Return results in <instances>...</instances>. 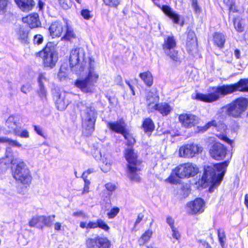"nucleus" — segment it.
Masks as SVG:
<instances>
[{"label": "nucleus", "instance_id": "1", "mask_svg": "<svg viewBox=\"0 0 248 248\" xmlns=\"http://www.w3.org/2000/svg\"><path fill=\"white\" fill-rule=\"evenodd\" d=\"M212 90L213 92L206 94L197 93L195 98L205 102L212 103L236 91L248 92V79H241L237 83L233 84L214 87Z\"/></svg>", "mask_w": 248, "mask_h": 248}, {"label": "nucleus", "instance_id": "2", "mask_svg": "<svg viewBox=\"0 0 248 248\" xmlns=\"http://www.w3.org/2000/svg\"><path fill=\"white\" fill-rule=\"evenodd\" d=\"M3 163L5 165L17 164L16 169L13 170V175L14 178L23 184H29L31 183V176L29 169L23 161L14 158L13 150L11 148H7L5 158L0 160V165L2 166Z\"/></svg>", "mask_w": 248, "mask_h": 248}, {"label": "nucleus", "instance_id": "3", "mask_svg": "<svg viewBox=\"0 0 248 248\" xmlns=\"http://www.w3.org/2000/svg\"><path fill=\"white\" fill-rule=\"evenodd\" d=\"M229 162L224 161L206 166L202 177V182L213 186H218L223 179Z\"/></svg>", "mask_w": 248, "mask_h": 248}, {"label": "nucleus", "instance_id": "4", "mask_svg": "<svg viewBox=\"0 0 248 248\" xmlns=\"http://www.w3.org/2000/svg\"><path fill=\"white\" fill-rule=\"evenodd\" d=\"M82 118V127L90 134L94 130V126L97 117V112L91 104L83 102L78 104Z\"/></svg>", "mask_w": 248, "mask_h": 248}, {"label": "nucleus", "instance_id": "5", "mask_svg": "<svg viewBox=\"0 0 248 248\" xmlns=\"http://www.w3.org/2000/svg\"><path fill=\"white\" fill-rule=\"evenodd\" d=\"M124 156L128 163L126 171L127 177L132 182H139L141 178L139 173L140 170L137 166L140 162L137 159V154L131 147L128 148L125 150Z\"/></svg>", "mask_w": 248, "mask_h": 248}, {"label": "nucleus", "instance_id": "6", "mask_svg": "<svg viewBox=\"0 0 248 248\" xmlns=\"http://www.w3.org/2000/svg\"><path fill=\"white\" fill-rule=\"evenodd\" d=\"M94 62L90 59L89 61V73L84 79H78L75 83L76 86L83 92L92 93L94 90V84L97 82L99 76L94 72Z\"/></svg>", "mask_w": 248, "mask_h": 248}, {"label": "nucleus", "instance_id": "7", "mask_svg": "<svg viewBox=\"0 0 248 248\" xmlns=\"http://www.w3.org/2000/svg\"><path fill=\"white\" fill-rule=\"evenodd\" d=\"M85 56V51L82 48H76L71 51L69 62L72 71L78 74L84 70L87 65Z\"/></svg>", "mask_w": 248, "mask_h": 248}, {"label": "nucleus", "instance_id": "8", "mask_svg": "<svg viewBox=\"0 0 248 248\" xmlns=\"http://www.w3.org/2000/svg\"><path fill=\"white\" fill-rule=\"evenodd\" d=\"M248 105V100L245 98L241 97L222 107L221 109L223 111H226L229 116L234 118H239L246 110Z\"/></svg>", "mask_w": 248, "mask_h": 248}, {"label": "nucleus", "instance_id": "9", "mask_svg": "<svg viewBox=\"0 0 248 248\" xmlns=\"http://www.w3.org/2000/svg\"><path fill=\"white\" fill-rule=\"evenodd\" d=\"M94 157L101 161V169L104 172L109 171L113 163L111 155L105 147L96 149L93 153Z\"/></svg>", "mask_w": 248, "mask_h": 248}, {"label": "nucleus", "instance_id": "10", "mask_svg": "<svg viewBox=\"0 0 248 248\" xmlns=\"http://www.w3.org/2000/svg\"><path fill=\"white\" fill-rule=\"evenodd\" d=\"M198 172V167L197 165L192 163H187L180 165L173 170L175 175L180 178L193 177Z\"/></svg>", "mask_w": 248, "mask_h": 248}, {"label": "nucleus", "instance_id": "11", "mask_svg": "<svg viewBox=\"0 0 248 248\" xmlns=\"http://www.w3.org/2000/svg\"><path fill=\"white\" fill-rule=\"evenodd\" d=\"M38 55L43 59L44 66L50 68L55 65L58 60L57 54L54 48L47 45L38 53Z\"/></svg>", "mask_w": 248, "mask_h": 248}, {"label": "nucleus", "instance_id": "12", "mask_svg": "<svg viewBox=\"0 0 248 248\" xmlns=\"http://www.w3.org/2000/svg\"><path fill=\"white\" fill-rule=\"evenodd\" d=\"M202 151V147L201 146L192 143L181 146L179 150V155L180 157L192 158Z\"/></svg>", "mask_w": 248, "mask_h": 248}, {"label": "nucleus", "instance_id": "13", "mask_svg": "<svg viewBox=\"0 0 248 248\" xmlns=\"http://www.w3.org/2000/svg\"><path fill=\"white\" fill-rule=\"evenodd\" d=\"M176 46V42L172 36H168L165 39L163 45V48L165 54L173 61L178 60V53L174 49Z\"/></svg>", "mask_w": 248, "mask_h": 248}, {"label": "nucleus", "instance_id": "14", "mask_svg": "<svg viewBox=\"0 0 248 248\" xmlns=\"http://www.w3.org/2000/svg\"><path fill=\"white\" fill-rule=\"evenodd\" d=\"M86 245L87 248H110L111 243L106 237L97 235L87 239Z\"/></svg>", "mask_w": 248, "mask_h": 248}, {"label": "nucleus", "instance_id": "15", "mask_svg": "<svg viewBox=\"0 0 248 248\" xmlns=\"http://www.w3.org/2000/svg\"><path fill=\"white\" fill-rule=\"evenodd\" d=\"M20 127L19 118L17 116L11 115L9 116L5 122V127L3 129L5 134L17 133V130Z\"/></svg>", "mask_w": 248, "mask_h": 248}, {"label": "nucleus", "instance_id": "16", "mask_svg": "<svg viewBox=\"0 0 248 248\" xmlns=\"http://www.w3.org/2000/svg\"><path fill=\"white\" fill-rule=\"evenodd\" d=\"M178 120L182 127L189 128L198 124L199 119L194 114L186 113L180 114Z\"/></svg>", "mask_w": 248, "mask_h": 248}, {"label": "nucleus", "instance_id": "17", "mask_svg": "<svg viewBox=\"0 0 248 248\" xmlns=\"http://www.w3.org/2000/svg\"><path fill=\"white\" fill-rule=\"evenodd\" d=\"M227 149L222 144L217 142L210 148L209 153L214 159L220 160L224 159L226 155Z\"/></svg>", "mask_w": 248, "mask_h": 248}, {"label": "nucleus", "instance_id": "18", "mask_svg": "<svg viewBox=\"0 0 248 248\" xmlns=\"http://www.w3.org/2000/svg\"><path fill=\"white\" fill-rule=\"evenodd\" d=\"M67 94L64 92H56L54 95L56 106L60 110H64L69 103L67 99Z\"/></svg>", "mask_w": 248, "mask_h": 248}, {"label": "nucleus", "instance_id": "19", "mask_svg": "<svg viewBox=\"0 0 248 248\" xmlns=\"http://www.w3.org/2000/svg\"><path fill=\"white\" fill-rule=\"evenodd\" d=\"M187 206L191 214L201 213L204 211V202L202 199L197 198L194 201L188 202Z\"/></svg>", "mask_w": 248, "mask_h": 248}, {"label": "nucleus", "instance_id": "20", "mask_svg": "<svg viewBox=\"0 0 248 248\" xmlns=\"http://www.w3.org/2000/svg\"><path fill=\"white\" fill-rule=\"evenodd\" d=\"M197 47V38L195 32L190 30L187 32L186 41V47L187 50L191 53L196 50Z\"/></svg>", "mask_w": 248, "mask_h": 248}, {"label": "nucleus", "instance_id": "21", "mask_svg": "<svg viewBox=\"0 0 248 248\" xmlns=\"http://www.w3.org/2000/svg\"><path fill=\"white\" fill-rule=\"evenodd\" d=\"M108 126L111 130L116 133H121L122 135L125 134L126 125L123 120H119L113 123H108Z\"/></svg>", "mask_w": 248, "mask_h": 248}, {"label": "nucleus", "instance_id": "22", "mask_svg": "<svg viewBox=\"0 0 248 248\" xmlns=\"http://www.w3.org/2000/svg\"><path fill=\"white\" fill-rule=\"evenodd\" d=\"M23 21L27 23L31 28H37L41 25L39 16L37 13L31 14L23 17Z\"/></svg>", "mask_w": 248, "mask_h": 248}, {"label": "nucleus", "instance_id": "23", "mask_svg": "<svg viewBox=\"0 0 248 248\" xmlns=\"http://www.w3.org/2000/svg\"><path fill=\"white\" fill-rule=\"evenodd\" d=\"M64 26L62 23L59 22L52 23L49 28L50 35L53 38L60 36L63 32Z\"/></svg>", "mask_w": 248, "mask_h": 248}, {"label": "nucleus", "instance_id": "24", "mask_svg": "<svg viewBox=\"0 0 248 248\" xmlns=\"http://www.w3.org/2000/svg\"><path fill=\"white\" fill-rule=\"evenodd\" d=\"M18 7L23 11H29L35 5L33 0H15Z\"/></svg>", "mask_w": 248, "mask_h": 248}, {"label": "nucleus", "instance_id": "25", "mask_svg": "<svg viewBox=\"0 0 248 248\" xmlns=\"http://www.w3.org/2000/svg\"><path fill=\"white\" fill-rule=\"evenodd\" d=\"M162 9L163 12L171 18L174 23L178 24L179 23L180 19L179 15L172 10L169 6L167 5L163 6Z\"/></svg>", "mask_w": 248, "mask_h": 248}, {"label": "nucleus", "instance_id": "26", "mask_svg": "<svg viewBox=\"0 0 248 248\" xmlns=\"http://www.w3.org/2000/svg\"><path fill=\"white\" fill-rule=\"evenodd\" d=\"M153 107L165 116L168 115L172 110L171 107L167 103L155 104Z\"/></svg>", "mask_w": 248, "mask_h": 248}, {"label": "nucleus", "instance_id": "27", "mask_svg": "<svg viewBox=\"0 0 248 248\" xmlns=\"http://www.w3.org/2000/svg\"><path fill=\"white\" fill-rule=\"evenodd\" d=\"M142 128L146 133L151 134L155 128V125L152 120L150 118L145 119L142 124Z\"/></svg>", "mask_w": 248, "mask_h": 248}, {"label": "nucleus", "instance_id": "28", "mask_svg": "<svg viewBox=\"0 0 248 248\" xmlns=\"http://www.w3.org/2000/svg\"><path fill=\"white\" fill-rule=\"evenodd\" d=\"M140 77L148 86H151L153 83V78L149 71L144 72L140 74Z\"/></svg>", "mask_w": 248, "mask_h": 248}, {"label": "nucleus", "instance_id": "29", "mask_svg": "<svg viewBox=\"0 0 248 248\" xmlns=\"http://www.w3.org/2000/svg\"><path fill=\"white\" fill-rule=\"evenodd\" d=\"M214 40L215 44L219 47H222L224 46L225 38L223 34L219 33H215L214 35Z\"/></svg>", "mask_w": 248, "mask_h": 248}, {"label": "nucleus", "instance_id": "30", "mask_svg": "<svg viewBox=\"0 0 248 248\" xmlns=\"http://www.w3.org/2000/svg\"><path fill=\"white\" fill-rule=\"evenodd\" d=\"M153 232L151 230L148 229L140 237L139 240V243L140 245L141 246L144 245L145 243L148 242L152 235Z\"/></svg>", "mask_w": 248, "mask_h": 248}, {"label": "nucleus", "instance_id": "31", "mask_svg": "<svg viewBox=\"0 0 248 248\" xmlns=\"http://www.w3.org/2000/svg\"><path fill=\"white\" fill-rule=\"evenodd\" d=\"M64 27H66V32L63 38L67 40H71L73 38H75L76 37V34L72 28L69 26L67 23H66Z\"/></svg>", "mask_w": 248, "mask_h": 248}, {"label": "nucleus", "instance_id": "32", "mask_svg": "<svg viewBox=\"0 0 248 248\" xmlns=\"http://www.w3.org/2000/svg\"><path fill=\"white\" fill-rule=\"evenodd\" d=\"M234 26L235 29L239 32H242L245 28V21L242 19L236 18L234 20Z\"/></svg>", "mask_w": 248, "mask_h": 248}, {"label": "nucleus", "instance_id": "33", "mask_svg": "<svg viewBox=\"0 0 248 248\" xmlns=\"http://www.w3.org/2000/svg\"><path fill=\"white\" fill-rule=\"evenodd\" d=\"M158 97L152 93H149L147 97V101L148 105L151 106L152 104L156 103L158 101Z\"/></svg>", "mask_w": 248, "mask_h": 248}, {"label": "nucleus", "instance_id": "34", "mask_svg": "<svg viewBox=\"0 0 248 248\" xmlns=\"http://www.w3.org/2000/svg\"><path fill=\"white\" fill-rule=\"evenodd\" d=\"M97 228L99 227L104 231H108L109 229V226L102 219H98L96 220Z\"/></svg>", "mask_w": 248, "mask_h": 248}, {"label": "nucleus", "instance_id": "35", "mask_svg": "<svg viewBox=\"0 0 248 248\" xmlns=\"http://www.w3.org/2000/svg\"><path fill=\"white\" fill-rule=\"evenodd\" d=\"M41 223L50 227L52 225V220L51 216H41Z\"/></svg>", "mask_w": 248, "mask_h": 248}, {"label": "nucleus", "instance_id": "36", "mask_svg": "<svg viewBox=\"0 0 248 248\" xmlns=\"http://www.w3.org/2000/svg\"><path fill=\"white\" fill-rule=\"evenodd\" d=\"M21 127L19 128L17 133L14 135L19 136L22 138H28L29 137V133L26 129L20 130Z\"/></svg>", "mask_w": 248, "mask_h": 248}, {"label": "nucleus", "instance_id": "37", "mask_svg": "<svg viewBox=\"0 0 248 248\" xmlns=\"http://www.w3.org/2000/svg\"><path fill=\"white\" fill-rule=\"evenodd\" d=\"M120 211V209L117 207L112 208L107 213L108 217L109 218H113L115 217Z\"/></svg>", "mask_w": 248, "mask_h": 248}, {"label": "nucleus", "instance_id": "38", "mask_svg": "<svg viewBox=\"0 0 248 248\" xmlns=\"http://www.w3.org/2000/svg\"><path fill=\"white\" fill-rule=\"evenodd\" d=\"M18 39L20 40L21 42L25 43L27 41L28 34L27 33L22 30H19L18 32Z\"/></svg>", "mask_w": 248, "mask_h": 248}, {"label": "nucleus", "instance_id": "39", "mask_svg": "<svg viewBox=\"0 0 248 248\" xmlns=\"http://www.w3.org/2000/svg\"><path fill=\"white\" fill-rule=\"evenodd\" d=\"M38 82L39 86H44V84L47 82V79L45 73H40L38 77Z\"/></svg>", "mask_w": 248, "mask_h": 248}, {"label": "nucleus", "instance_id": "40", "mask_svg": "<svg viewBox=\"0 0 248 248\" xmlns=\"http://www.w3.org/2000/svg\"><path fill=\"white\" fill-rule=\"evenodd\" d=\"M39 223H41V216H34L29 221V226L31 227H34Z\"/></svg>", "mask_w": 248, "mask_h": 248}, {"label": "nucleus", "instance_id": "41", "mask_svg": "<svg viewBox=\"0 0 248 248\" xmlns=\"http://www.w3.org/2000/svg\"><path fill=\"white\" fill-rule=\"evenodd\" d=\"M217 234L219 241L223 248L225 244V235L223 231L218 230Z\"/></svg>", "mask_w": 248, "mask_h": 248}, {"label": "nucleus", "instance_id": "42", "mask_svg": "<svg viewBox=\"0 0 248 248\" xmlns=\"http://www.w3.org/2000/svg\"><path fill=\"white\" fill-rule=\"evenodd\" d=\"M215 128L218 131H220L221 133H223L225 132L227 129V126L224 124L217 122V125H216Z\"/></svg>", "mask_w": 248, "mask_h": 248}, {"label": "nucleus", "instance_id": "43", "mask_svg": "<svg viewBox=\"0 0 248 248\" xmlns=\"http://www.w3.org/2000/svg\"><path fill=\"white\" fill-rule=\"evenodd\" d=\"M191 6L193 8L195 13L198 14L200 13L201 11V8L199 6L197 0H191Z\"/></svg>", "mask_w": 248, "mask_h": 248}, {"label": "nucleus", "instance_id": "44", "mask_svg": "<svg viewBox=\"0 0 248 248\" xmlns=\"http://www.w3.org/2000/svg\"><path fill=\"white\" fill-rule=\"evenodd\" d=\"M125 134H123V136L127 140L128 143L129 145L133 144L135 142V139L127 131L125 132Z\"/></svg>", "mask_w": 248, "mask_h": 248}, {"label": "nucleus", "instance_id": "45", "mask_svg": "<svg viewBox=\"0 0 248 248\" xmlns=\"http://www.w3.org/2000/svg\"><path fill=\"white\" fill-rule=\"evenodd\" d=\"M216 125H217V122L215 120H213L208 122L204 126L202 127L201 130L202 131H205L211 127H214L215 128Z\"/></svg>", "mask_w": 248, "mask_h": 248}, {"label": "nucleus", "instance_id": "46", "mask_svg": "<svg viewBox=\"0 0 248 248\" xmlns=\"http://www.w3.org/2000/svg\"><path fill=\"white\" fill-rule=\"evenodd\" d=\"M106 5L110 6L116 7L120 2L119 0H103Z\"/></svg>", "mask_w": 248, "mask_h": 248}, {"label": "nucleus", "instance_id": "47", "mask_svg": "<svg viewBox=\"0 0 248 248\" xmlns=\"http://www.w3.org/2000/svg\"><path fill=\"white\" fill-rule=\"evenodd\" d=\"M38 93L42 99L46 97V91L45 88V86H39Z\"/></svg>", "mask_w": 248, "mask_h": 248}, {"label": "nucleus", "instance_id": "48", "mask_svg": "<svg viewBox=\"0 0 248 248\" xmlns=\"http://www.w3.org/2000/svg\"><path fill=\"white\" fill-rule=\"evenodd\" d=\"M7 143L9 145L12 146L13 147L20 148L22 146V144L20 143L17 140H12L10 138L8 139Z\"/></svg>", "mask_w": 248, "mask_h": 248}, {"label": "nucleus", "instance_id": "49", "mask_svg": "<svg viewBox=\"0 0 248 248\" xmlns=\"http://www.w3.org/2000/svg\"><path fill=\"white\" fill-rule=\"evenodd\" d=\"M74 217H80L83 219H85L88 217V216L82 211H78L75 212L73 213Z\"/></svg>", "mask_w": 248, "mask_h": 248}, {"label": "nucleus", "instance_id": "50", "mask_svg": "<svg viewBox=\"0 0 248 248\" xmlns=\"http://www.w3.org/2000/svg\"><path fill=\"white\" fill-rule=\"evenodd\" d=\"M62 8L65 9H67L71 6L70 2H68L66 0H58Z\"/></svg>", "mask_w": 248, "mask_h": 248}, {"label": "nucleus", "instance_id": "51", "mask_svg": "<svg viewBox=\"0 0 248 248\" xmlns=\"http://www.w3.org/2000/svg\"><path fill=\"white\" fill-rule=\"evenodd\" d=\"M171 229L172 231V237L176 239V240H178L180 237L181 234L175 227H172Z\"/></svg>", "mask_w": 248, "mask_h": 248}, {"label": "nucleus", "instance_id": "52", "mask_svg": "<svg viewBox=\"0 0 248 248\" xmlns=\"http://www.w3.org/2000/svg\"><path fill=\"white\" fill-rule=\"evenodd\" d=\"M81 15L85 19L88 20L91 17L90 12L87 9H83L81 12Z\"/></svg>", "mask_w": 248, "mask_h": 248}, {"label": "nucleus", "instance_id": "53", "mask_svg": "<svg viewBox=\"0 0 248 248\" xmlns=\"http://www.w3.org/2000/svg\"><path fill=\"white\" fill-rule=\"evenodd\" d=\"M43 41V36L40 34H37L34 36L33 41L34 43L39 45L41 44Z\"/></svg>", "mask_w": 248, "mask_h": 248}, {"label": "nucleus", "instance_id": "54", "mask_svg": "<svg viewBox=\"0 0 248 248\" xmlns=\"http://www.w3.org/2000/svg\"><path fill=\"white\" fill-rule=\"evenodd\" d=\"M217 136L220 139L222 140L227 143L232 145V141L226 135L223 134H219Z\"/></svg>", "mask_w": 248, "mask_h": 248}, {"label": "nucleus", "instance_id": "55", "mask_svg": "<svg viewBox=\"0 0 248 248\" xmlns=\"http://www.w3.org/2000/svg\"><path fill=\"white\" fill-rule=\"evenodd\" d=\"M198 242L202 248H211L209 244L205 240H198Z\"/></svg>", "mask_w": 248, "mask_h": 248}, {"label": "nucleus", "instance_id": "56", "mask_svg": "<svg viewBox=\"0 0 248 248\" xmlns=\"http://www.w3.org/2000/svg\"><path fill=\"white\" fill-rule=\"evenodd\" d=\"M166 222L171 229H172V227H175L174 226V220L171 217H168L166 218Z\"/></svg>", "mask_w": 248, "mask_h": 248}, {"label": "nucleus", "instance_id": "57", "mask_svg": "<svg viewBox=\"0 0 248 248\" xmlns=\"http://www.w3.org/2000/svg\"><path fill=\"white\" fill-rule=\"evenodd\" d=\"M105 187L108 190L110 191H113L116 189L115 185L110 183L106 184Z\"/></svg>", "mask_w": 248, "mask_h": 248}, {"label": "nucleus", "instance_id": "58", "mask_svg": "<svg viewBox=\"0 0 248 248\" xmlns=\"http://www.w3.org/2000/svg\"><path fill=\"white\" fill-rule=\"evenodd\" d=\"M166 181L171 184H175L177 183V180L174 175L171 174L170 177L166 180Z\"/></svg>", "mask_w": 248, "mask_h": 248}, {"label": "nucleus", "instance_id": "59", "mask_svg": "<svg viewBox=\"0 0 248 248\" xmlns=\"http://www.w3.org/2000/svg\"><path fill=\"white\" fill-rule=\"evenodd\" d=\"M58 76L61 80H62L63 78H64L67 77V74L65 71H63V69L62 67L61 68L60 72L58 74Z\"/></svg>", "mask_w": 248, "mask_h": 248}, {"label": "nucleus", "instance_id": "60", "mask_svg": "<svg viewBox=\"0 0 248 248\" xmlns=\"http://www.w3.org/2000/svg\"><path fill=\"white\" fill-rule=\"evenodd\" d=\"M8 0H0V11L4 10L7 6Z\"/></svg>", "mask_w": 248, "mask_h": 248}, {"label": "nucleus", "instance_id": "61", "mask_svg": "<svg viewBox=\"0 0 248 248\" xmlns=\"http://www.w3.org/2000/svg\"><path fill=\"white\" fill-rule=\"evenodd\" d=\"M97 228L96 221L93 222L92 221H89L87 223V229H95Z\"/></svg>", "mask_w": 248, "mask_h": 248}, {"label": "nucleus", "instance_id": "62", "mask_svg": "<svg viewBox=\"0 0 248 248\" xmlns=\"http://www.w3.org/2000/svg\"><path fill=\"white\" fill-rule=\"evenodd\" d=\"M115 82L116 84L117 85H119L120 86H122L123 85L122 78L120 76L118 75L115 77Z\"/></svg>", "mask_w": 248, "mask_h": 248}, {"label": "nucleus", "instance_id": "63", "mask_svg": "<svg viewBox=\"0 0 248 248\" xmlns=\"http://www.w3.org/2000/svg\"><path fill=\"white\" fill-rule=\"evenodd\" d=\"M30 91V86L29 85H23L21 88V91L25 93H27Z\"/></svg>", "mask_w": 248, "mask_h": 248}, {"label": "nucleus", "instance_id": "64", "mask_svg": "<svg viewBox=\"0 0 248 248\" xmlns=\"http://www.w3.org/2000/svg\"><path fill=\"white\" fill-rule=\"evenodd\" d=\"M34 130L36 132V133L38 135H39L40 136H43L42 129L40 127L37 126L36 125H34Z\"/></svg>", "mask_w": 248, "mask_h": 248}]
</instances>
